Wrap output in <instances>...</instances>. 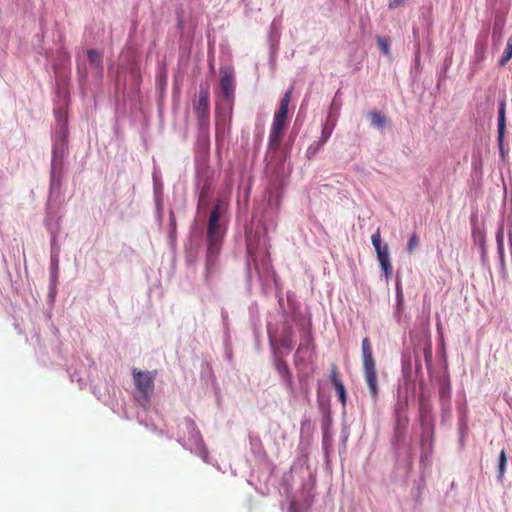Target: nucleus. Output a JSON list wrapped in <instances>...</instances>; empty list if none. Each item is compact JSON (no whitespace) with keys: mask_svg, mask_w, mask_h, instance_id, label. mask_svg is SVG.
<instances>
[{"mask_svg":"<svg viewBox=\"0 0 512 512\" xmlns=\"http://www.w3.org/2000/svg\"><path fill=\"white\" fill-rule=\"evenodd\" d=\"M220 206L217 204L212 209L207 225V257L206 267L210 272L216 265L217 255L222 246L224 229L219 223Z\"/></svg>","mask_w":512,"mask_h":512,"instance_id":"obj_1","label":"nucleus"},{"mask_svg":"<svg viewBox=\"0 0 512 512\" xmlns=\"http://www.w3.org/2000/svg\"><path fill=\"white\" fill-rule=\"evenodd\" d=\"M361 352L365 381L372 398L376 399L378 396L376 363L373 357L371 342L367 337L362 340Z\"/></svg>","mask_w":512,"mask_h":512,"instance_id":"obj_2","label":"nucleus"},{"mask_svg":"<svg viewBox=\"0 0 512 512\" xmlns=\"http://www.w3.org/2000/svg\"><path fill=\"white\" fill-rule=\"evenodd\" d=\"M371 241L377 254V260L384 273L386 281L392 276L393 267L390 260L389 247L387 244L382 245L380 230L377 229L371 236Z\"/></svg>","mask_w":512,"mask_h":512,"instance_id":"obj_3","label":"nucleus"},{"mask_svg":"<svg viewBox=\"0 0 512 512\" xmlns=\"http://www.w3.org/2000/svg\"><path fill=\"white\" fill-rule=\"evenodd\" d=\"M132 374L137 391L146 401H149L154 390L155 374L150 371L142 372L136 368L133 369Z\"/></svg>","mask_w":512,"mask_h":512,"instance_id":"obj_4","label":"nucleus"},{"mask_svg":"<svg viewBox=\"0 0 512 512\" xmlns=\"http://www.w3.org/2000/svg\"><path fill=\"white\" fill-rule=\"evenodd\" d=\"M195 113L201 127H207L209 124L210 104L209 87L200 86L198 100L194 104Z\"/></svg>","mask_w":512,"mask_h":512,"instance_id":"obj_5","label":"nucleus"},{"mask_svg":"<svg viewBox=\"0 0 512 512\" xmlns=\"http://www.w3.org/2000/svg\"><path fill=\"white\" fill-rule=\"evenodd\" d=\"M234 92L235 80L232 71L222 69L219 83V98L231 106L234 100Z\"/></svg>","mask_w":512,"mask_h":512,"instance_id":"obj_6","label":"nucleus"},{"mask_svg":"<svg viewBox=\"0 0 512 512\" xmlns=\"http://www.w3.org/2000/svg\"><path fill=\"white\" fill-rule=\"evenodd\" d=\"M431 410L432 406L430 403L429 396L426 395L424 392H421L419 394V412L422 421L428 420Z\"/></svg>","mask_w":512,"mask_h":512,"instance_id":"obj_7","label":"nucleus"},{"mask_svg":"<svg viewBox=\"0 0 512 512\" xmlns=\"http://www.w3.org/2000/svg\"><path fill=\"white\" fill-rule=\"evenodd\" d=\"M332 129H333V127L332 126L330 127L328 125V123L325 124V126L322 130L321 141L314 142L308 148L307 152H308L309 157L312 155H315V153L318 151V149L329 139V137L331 136V133H332Z\"/></svg>","mask_w":512,"mask_h":512,"instance_id":"obj_8","label":"nucleus"},{"mask_svg":"<svg viewBox=\"0 0 512 512\" xmlns=\"http://www.w3.org/2000/svg\"><path fill=\"white\" fill-rule=\"evenodd\" d=\"M88 60L91 66H93L99 72L103 70V57L100 52L95 49H89L87 51Z\"/></svg>","mask_w":512,"mask_h":512,"instance_id":"obj_9","label":"nucleus"},{"mask_svg":"<svg viewBox=\"0 0 512 512\" xmlns=\"http://www.w3.org/2000/svg\"><path fill=\"white\" fill-rule=\"evenodd\" d=\"M505 106V100H501L498 107V136L500 140L503 138L506 127Z\"/></svg>","mask_w":512,"mask_h":512,"instance_id":"obj_10","label":"nucleus"},{"mask_svg":"<svg viewBox=\"0 0 512 512\" xmlns=\"http://www.w3.org/2000/svg\"><path fill=\"white\" fill-rule=\"evenodd\" d=\"M313 348H314V342H313L312 334L310 331L305 330L301 336V342L299 344L297 352L301 353L304 350H313Z\"/></svg>","mask_w":512,"mask_h":512,"instance_id":"obj_11","label":"nucleus"},{"mask_svg":"<svg viewBox=\"0 0 512 512\" xmlns=\"http://www.w3.org/2000/svg\"><path fill=\"white\" fill-rule=\"evenodd\" d=\"M292 89L293 88H290L284 94V96L282 97V99L280 101L279 109H278V111L275 114H278V115L283 116V117H287V115H288V106L290 104L291 96H292Z\"/></svg>","mask_w":512,"mask_h":512,"instance_id":"obj_12","label":"nucleus"},{"mask_svg":"<svg viewBox=\"0 0 512 512\" xmlns=\"http://www.w3.org/2000/svg\"><path fill=\"white\" fill-rule=\"evenodd\" d=\"M283 130L275 129L271 127L270 135H269V148L273 150H277L280 146Z\"/></svg>","mask_w":512,"mask_h":512,"instance_id":"obj_13","label":"nucleus"},{"mask_svg":"<svg viewBox=\"0 0 512 512\" xmlns=\"http://www.w3.org/2000/svg\"><path fill=\"white\" fill-rule=\"evenodd\" d=\"M369 117L371 120L372 126L376 128H382L387 122V118L384 115H381L380 113L376 111H372L369 113Z\"/></svg>","mask_w":512,"mask_h":512,"instance_id":"obj_14","label":"nucleus"},{"mask_svg":"<svg viewBox=\"0 0 512 512\" xmlns=\"http://www.w3.org/2000/svg\"><path fill=\"white\" fill-rule=\"evenodd\" d=\"M280 345L283 348L291 350L293 348L292 329L287 327L285 334L280 339Z\"/></svg>","mask_w":512,"mask_h":512,"instance_id":"obj_15","label":"nucleus"},{"mask_svg":"<svg viewBox=\"0 0 512 512\" xmlns=\"http://www.w3.org/2000/svg\"><path fill=\"white\" fill-rule=\"evenodd\" d=\"M512 58V37L507 40L506 47L503 51L502 57L499 60V65L504 66Z\"/></svg>","mask_w":512,"mask_h":512,"instance_id":"obj_16","label":"nucleus"},{"mask_svg":"<svg viewBox=\"0 0 512 512\" xmlns=\"http://www.w3.org/2000/svg\"><path fill=\"white\" fill-rule=\"evenodd\" d=\"M507 456L505 450H502L498 460V479L502 480L506 470Z\"/></svg>","mask_w":512,"mask_h":512,"instance_id":"obj_17","label":"nucleus"},{"mask_svg":"<svg viewBox=\"0 0 512 512\" xmlns=\"http://www.w3.org/2000/svg\"><path fill=\"white\" fill-rule=\"evenodd\" d=\"M287 117L280 116L278 114L274 115V120L272 124V128L283 130L285 129Z\"/></svg>","mask_w":512,"mask_h":512,"instance_id":"obj_18","label":"nucleus"},{"mask_svg":"<svg viewBox=\"0 0 512 512\" xmlns=\"http://www.w3.org/2000/svg\"><path fill=\"white\" fill-rule=\"evenodd\" d=\"M329 379H330V382L333 384V386L337 385V383H342L340 376H339L338 367L336 364L331 365Z\"/></svg>","mask_w":512,"mask_h":512,"instance_id":"obj_19","label":"nucleus"},{"mask_svg":"<svg viewBox=\"0 0 512 512\" xmlns=\"http://www.w3.org/2000/svg\"><path fill=\"white\" fill-rule=\"evenodd\" d=\"M335 390L337 392L338 398L343 406L346 404V389L345 386L342 383H337V385H334Z\"/></svg>","mask_w":512,"mask_h":512,"instance_id":"obj_20","label":"nucleus"},{"mask_svg":"<svg viewBox=\"0 0 512 512\" xmlns=\"http://www.w3.org/2000/svg\"><path fill=\"white\" fill-rule=\"evenodd\" d=\"M377 44H378L379 48L381 49V51L385 55H390V44H389L388 39H386L384 37H378Z\"/></svg>","mask_w":512,"mask_h":512,"instance_id":"obj_21","label":"nucleus"},{"mask_svg":"<svg viewBox=\"0 0 512 512\" xmlns=\"http://www.w3.org/2000/svg\"><path fill=\"white\" fill-rule=\"evenodd\" d=\"M419 245V238L416 233H413L411 237L409 238L408 244H407V251L409 253H412L414 249Z\"/></svg>","mask_w":512,"mask_h":512,"instance_id":"obj_22","label":"nucleus"},{"mask_svg":"<svg viewBox=\"0 0 512 512\" xmlns=\"http://www.w3.org/2000/svg\"><path fill=\"white\" fill-rule=\"evenodd\" d=\"M406 400L405 401H398V403L395 405V416L397 419V422L399 423L401 420V413L405 411L406 409Z\"/></svg>","mask_w":512,"mask_h":512,"instance_id":"obj_23","label":"nucleus"},{"mask_svg":"<svg viewBox=\"0 0 512 512\" xmlns=\"http://www.w3.org/2000/svg\"><path fill=\"white\" fill-rule=\"evenodd\" d=\"M424 356H425L426 363L430 364L431 361H432V350H431V346L430 345H428L424 349Z\"/></svg>","mask_w":512,"mask_h":512,"instance_id":"obj_24","label":"nucleus"},{"mask_svg":"<svg viewBox=\"0 0 512 512\" xmlns=\"http://www.w3.org/2000/svg\"><path fill=\"white\" fill-rule=\"evenodd\" d=\"M281 373H283V374H284V376L286 377V380H287L289 383H291V374H290V371H289L288 366H287L285 363H283V364L281 365Z\"/></svg>","mask_w":512,"mask_h":512,"instance_id":"obj_25","label":"nucleus"},{"mask_svg":"<svg viewBox=\"0 0 512 512\" xmlns=\"http://www.w3.org/2000/svg\"><path fill=\"white\" fill-rule=\"evenodd\" d=\"M403 2L404 0H391L389 3V8L394 9L403 4Z\"/></svg>","mask_w":512,"mask_h":512,"instance_id":"obj_26","label":"nucleus"},{"mask_svg":"<svg viewBox=\"0 0 512 512\" xmlns=\"http://www.w3.org/2000/svg\"><path fill=\"white\" fill-rule=\"evenodd\" d=\"M55 168H56V153L54 152V159H53V162H52V170H51V179H52V182L54 181L55 179Z\"/></svg>","mask_w":512,"mask_h":512,"instance_id":"obj_27","label":"nucleus"},{"mask_svg":"<svg viewBox=\"0 0 512 512\" xmlns=\"http://www.w3.org/2000/svg\"><path fill=\"white\" fill-rule=\"evenodd\" d=\"M202 197H203V192L201 193V196H200V199H199V204L202 202Z\"/></svg>","mask_w":512,"mask_h":512,"instance_id":"obj_28","label":"nucleus"}]
</instances>
